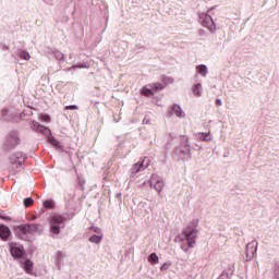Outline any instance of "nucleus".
<instances>
[{"label":"nucleus","instance_id":"obj_28","mask_svg":"<svg viewBox=\"0 0 279 279\" xmlns=\"http://www.w3.org/2000/svg\"><path fill=\"white\" fill-rule=\"evenodd\" d=\"M43 206H44V208H53V201H51V199H49V201H45L44 203H43Z\"/></svg>","mask_w":279,"mask_h":279},{"label":"nucleus","instance_id":"obj_11","mask_svg":"<svg viewBox=\"0 0 279 279\" xmlns=\"http://www.w3.org/2000/svg\"><path fill=\"white\" fill-rule=\"evenodd\" d=\"M196 77H208V65L198 64L195 66Z\"/></svg>","mask_w":279,"mask_h":279},{"label":"nucleus","instance_id":"obj_5","mask_svg":"<svg viewBox=\"0 0 279 279\" xmlns=\"http://www.w3.org/2000/svg\"><path fill=\"white\" fill-rule=\"evenodd\" d=\"M198 21L201 25H203V27H206V29H209V32H215V29H217V25L215 24L213 16H210L208 13H199Z\"/></svg>","mask_w":279,"mask_h":279},{"label":"nucleus","instance_id":"obj_12","mask_svg":"<svg viewBox=\"0 0 279 279\" xmlns=\"http://www.w3.org/2000/svg\"><path fill=\"white\" fill-rule=\"evenodd\" d=\"M33 130H35L36 132H40L41 134H44V136H51V131L46 126L40 125V123L36 121L33 122Z\"/></svg>","mask_w":279,"mask_h":279},{"label":"nucleus","instance_id":"obj_6","mask_svg":"<svg viewBox=\"0 0 279 279\" xmlns=\"http://www.w3.org/2000/svg\"><path fill=\"white\" fill-rule=\"evenodd\" d=\"M9 251L13 258H22L23 254H25V251L23 250V245L16 242L9 243Z\"/></svg>","mask_w":279,"mask_h":279},{"label":"nucleus","instance_id":"obj_31","mask_svg":"<svg viewBox=\"0 0 279 279\" xmlns=\"http://www.w3.org/2000/svg\"><path fill=\"white\" fill-rule=\"evenodd\" d=\"M274 278L279 279V265H277L274 269Z\"/></svg>","mask_w":279,"mask_h":279},{"label":"nucleus","instance_id":"obj_19","mask_svg":"<svg viewBox=\"0 0 279 279\" xmlns=\"http://www.w3.org/2000/svg\"><path fill=\"white\" fill-rule=\"evenodd\" d=\"M179 158L180 160H191V149L179 150Z\"/></svg>","mask_w":279,"mask_h":279},{"label":"nucleus","instance_id":"obj_8","mask_svg":"<svg viewBox=\"0 0 279 279\" xmlns=\"http://www.w3.org/2000/svg\"><path fill=\"white\" fill-rule=\"evenodd\" d=\"M170 114H173L177 119H186V112L178 104L170 106Z\"/></svg>","mask_w":279,"mask_h":279},{"label":"nucleus","instance_id":"obj_3","mask_svg":"<svg viewBox=\"0 0 279 279\" xmlns=\"http://www.w3.org/2000/svg\"><path fill=\"white\" fill-rule=\"evenodd\" d=\"M62 228H64V218L62 216L54 214L49 218V232L51 236H58Z\"/></svg>","mask_w":279,"mask_h":279},{"label":"nucleus","instance_id":"obj_2","mask_svg":"<svg viewBox=\"0 0 279 279\" xmlns=\"http://www.w3.org/2000/svg\"><path fill=\"white\" fill-rule=\"evenodd\" d=\"M142 189H147L149 186L153 191H156L160 195L165 191V179L158 174H151L149 179L145 180L142 183Z\"/></svg>","mask_w":279,"mask_h":279},{"label":"nucleus","instance_id":"obj_17","mask_svg":"<svg viewBox=\"0 0 279 279\" xmlns=\"http://www.w3.org/2000/svg\"><path fill=\"white\" fill-rule=\"evenodd\" d=\"M23 269L26 274H34V262L32 260H25L23 263Z\"/></svg>","mask_w":279,"mask_h":279},{"label":"nucleus","instance_id":"obj_10","mask_svg":"<svg viewBox=\"0 0 279 279\" xmlns=\"http://www.w3.org/2000/svg\"><path fill=\"white\" fill-rule=\"evenodd\" d=\"M12 236V231L10 227L5 225H0V239L1 241H8Z\"/></svg>","mask_w":279,"mask_h":279},{"label":"nucleus","instance_id":"obj_21","mask_svg":"<svg viewBox=\"0 0 279 279\" xmlns=\"http://www.w3.org/2000/svg\"><path fill=\"white\" fill-rule=\"evenodd\" d=\"M175 80L172 76H163L161 78V83L163 84V87L167 88V86H170V84H173Z\"/></svg>","mask_w":279,"mask_h":279},{"label":"nucleus","instance_id":"obj_1","mask_svg":"<svg viewBox=\"0 0 279 279\" xmlns=\"http://www.w3.org/2000/svg\"><path fill=\"white\" fill-rule=\"evenodd\" d=\"M198 226H199V220L194 219L182 231L189 247H195V241L199 232V230L197 229Z\"/></svg>","mask_w":279,"mask_h":279},{"label":"nucleus","instance_id":"obj_15","mask_svg":"<svg viewBox=\"0 0 279 279\" xmlns=\"http://www.w3.org/2000/svg\"><path fill=\"white\" fill-rule=\"evenodd\" d=\"M141 94L145 97H154V95H156V92H154V87L151 86V84H148L141 88Z\"/></svg>","mask_w":279,"mask_h":279},{"label":"nucleus","instance_id":"obj_25","mask_svg":"<svg viewBox=\"0 0 279 279\" xmlns=\"http://www.w3.org/2000/svg\"><path fill=\"white\" fill-rule=\"evenodd\" d=\"M39 121H43V123H49V121H51V118L48 114H40Z\"/></svg>","mask_w":279,"mask_h":279},{"label":"nucleus","instance_id":"obj_33","mask_svg":"<svg viewBox=\"0 0 279 279\" xmlns=\"http://www.w3.org/2000/svg\"><path fill=\"white\" fill-rule=\"evenodd\" d=\"M218 106H221V99L217 100Z\"/></svg>","mask_w":279,"mask_h":279},{"label":"nucleus","instance_id":"obj_16","mask_svg":"<svg viewBox=\"0 0 279 279\" xmlns=\"http://www.w3.org/2000/svg\"><path fill=\"white\" fill-rule=\"evenodd\" d=\"M89 243H94V245H99L101 241H104V234H92L88 238Z\"/></svg>","mask_w":279,"mask_h":279},{"label":"nucleus","instance_id":"obj_32","mask_svg":"<svg viewBox=\"0 0 279 279\" xmlns=\"http://www.w3.org/2000/svg\"><path fill=\"white\" fill-rule=\"evenodd\" d=\"M66 110H77V106L71 105L65 107Z\"/></svg>","mask_w":279,"mask_h":279},{"label":"nucleus","instance_id":"obj_9","mask_svg":"<svg viewBox=\"0 0 279 279\" xmlns=\"http://www.w3.org/2000/svg\"><path fill=\"white\" fill-rule=\"evenodd\" d=\"M190 90H191V94L197 99L204 96V85H202V83H194L191 86Z\"/></svg>","mask_w":279,"mask_h":279},{"label":"nucleus","instance_id":"obj_27","mask_svg":"<svg viewBox=\"0 0 279 279\" xmlns=\"http://www.w3.org/2000/svg\"><path fill=\"white\" fill-rule=\"evenodd\" d=\"M23 204L26 208H28V206H32V204H34V198L32 197L25 198Z\"/></svg>","mask_w":279,"mask_h":279},{"label":"nucleus","instance_id":"obj_29","mask_svg":"<svg viewBox=\"0 0 279 279\" xmlns=\"http://www.w3.org/2000/svg\"><path fill=\"white\" fill-rule=\"evenodd\" d=\"M74 69H90V64L80 63V64L75 65Z\"/></svg>","mask_w":279,"mask_h":279},{"label":"nucleus","instance_id":"obj_30","mask_svg":"<svg viewBox=\"0 0 279 279\" xmlns=\"http://www.w3.org/2000/svg\"><path fill=\"white\" fill-rule=\"evenodd\" d=\"M50 143L53 147H60V143L54 137H50Z\"/></svg>","mask_w":279,"mask_h":279},{"label":"nucleus","instance_id":"obj_26","mask_svg":"<svg viewBox=\"0 0 279 279\" xmlns=\"http://www.w3.org/2000/svg\"><path fill=\"white\" fill-rule=\"evenodd\" d=\"M20 58H22L23 60H31L32 59V56L29 54V52L27 51H22L20 53Z\"/></svg>","mask_w":279,"mask_h":279},{"label":"nucleus","instance_id":"obj_23","mask_svg":"<svg viewBox=\"0 0 279 279\" xmlns=\"http://www.w3.org/2000/svg\"><path fill=\"white\" fill-rule=\"evenodd\" d=\"M53 56H54L56 60H58L59 62H62L65 59L64 53H62L60 50H56L53 52Z\"/></svg>","mask_w":279,"mask_h":279},{"label":"nucleus","instance_id":"obj_20","mask_svg":"<svg viewBox=\"0 0 279 279\" xmlns=\"http://www.w3.org/2000/svg\"><path fill=\"white\" fill-rule=\"evenodd\" d=\"M148 263L150 265H158V263H160V257H158V255L156 253H151L148 256Z\"/></svg>","mask_w":279,"mask_h":279},{"label":"nucleus","instance_id":"obj_4","mask_svg":"<svg viewBox=\"0 0 279 279\" xmlns=\"http://www.w3.org/2000/svg\"><path fill=\"white\" fill-rule=\"evenodd\" d=\"M17 230L20 232H22V234L32 236L34 234H40V232H43V226H40V225H21L17 227Z\"/></svg>","mask_w":279,"mask_h":279},{"label":"nucleus","instance_id":"obj_18","mask_svg":"<svg viewBox=\"0 0 279 279\" xmlns=\"http://www.w3.org/2000/svg\"><path fill=\"white\" fill-rule=\"evenodd\" d=\"M150 86H153V90L155 93H160V90H165V83H162V81L151 83Z\"/></svg>","mask_w":279,"mask_h":279},{"label":"nucleus","instance_id":"obj_22","mask_svg":"<svg viewBox=\"0 0 279 279\" xmlns=\"http://www.w3.org/2000/svg\"><path fill=\"white\" fill-rule=\"evenodd\" d=\"M89 234H104V230L99 227L92 226L89 228Z\"/></svg>","mask_w":279,"mask_h":279},{"label":"nucleus","instance_id":"obj_24","mask_svg":"<svg viewBox=\"0 0 279 279\" xmlns=\"http://www.w3.org/2000/svg\"><path fill=\"white\" fill-rule=\"evenodd\" d=\"M171 268V262L168 260L166 263H163L160 267V271H169V269Z\"/></svg>","mask_w":279,"mask_h":279},{"label":"nucleus","instance_id":"obj_7","mask_svg":"<svg viewBox=\"0 0 279 279\" xmlns=\"http://www.w3.org/2000/svg\"><path fill=\"white\" fill-rule=\"evenodd\" d=\"M257 250H258V243L254 241L250 242L245 248V260L247 262L254 260Z\"/></svg>","mask_w":279,"mask_h":279},{"label":"nucleus","instance_id":"obj_13","mask_svg":"<svg viewBox=\"0 0 279 279\" xmlns=\"http://www.w3.org/2000/svg\"><path fill=\"white\" fill-rule=\"evenodd\" d=\"M196 138L198 141H205L206 143H210L213 141V134H210V131L198 132L196 133Z\"/></svg>","mask_w":279,"mask_h":279},{"label":"nucleus","instance_id":"obj_14","mask_svg":"<svg viewBox=\"0 0 279 279\" xmlns=\"http://www.w3.org/2000/svg\"><path fill=\"white\" fill-rule=\"evenodd\" d=\"M143 162L144 161H141L132 166L131 168L132 175H136V173H141V171H145V169H147V166H145V163Z\"/></svg>","mask_w":279,"mask_h":279}]
</instances>
